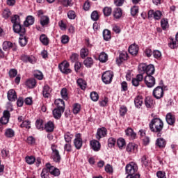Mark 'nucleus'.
I'll list each match as a JSON object with an SVG mask.
<instances>
[{"label": "nucleus", "mask_w": 178, "mask_h": 178, "mask_svg": "<svg viewBox=\"0 0 178 178\" xmlns=\"http://www.w3.org/2000/svg\"><path fill=\"white\" fill-rule=\"evenodd\" d=\"M54 128H55V126L54 125V122L49 121L45 124L44 130H46L47 133H52V131H54Z\"/></svg>", "instance_id": "24"}, {"label": "nucleus", "mask_w": 178, "mask_h": 178, "mask_svg": "<svg viewBox=\"0 0 178 178\" xmlns=\"http://www.w3.org/2000/svg\"><path fill=\"white\" fill-rule=\"evenodd\" d=\"M76 138L74 140V144L76 149H80L83 146V139H81V135L76 134L75 136Z\"/></svg>", "instance_id": "11"}, {"label": "nucleus", "mask_w": 178, "mask_h": 178, "mask_svg": "<svg viewBox=\"0 0 178 178\" xmlns=\"http://www.w3.org/2000/svg\"><path fill=\"white\" fill-rule=\"evenodd\" d=\"M76 83L82 90H86V88H87V82H86L83 79H79Z\"/></svg>", "instance_id": "28"}, {"label": "nucleus", "mask_w": 178, "mask_h": 178, "mask_svg": "<svg viewBox=\"0 0 178 178\" xmlns=\"http://www.w3.org/2000/svg\"><path fill=\"white\" fill-rule=\"evenodd\" d=\"M145 83L149 88H152L155 86V78L152 75H147L145 77Z\"/></svg>", "instance_id": "9"}, {"label": "nucleus", "mask_w": 178, "mask_h": 178, "mask_svg": "<svg viewBox=\"0 0 178 178\" xmlns=\"http://www.w3.org/2000/svg\"><path fill=\"white\" fill-rule=\"evenodd\" d=\"M23 104H24V99H23V97H19L17 101V106L22 108V106H23Z\"/></svg>", "instance_id": "62"}, {"label": "nucleus", "mask_w": 178, "mask_h": 178, "mask_svg": "<svg viewBox=\"0 0 178 178\" xmlns=\"http://www.w3.org/2000/svg\"><path fill=\"white\" fill-rule=\"evenodd\" d=\"M10 48H13V51H16L17 48L15 47V44L12 42L5 41L3 43V51H9Z\"/></svg>", "instance_id": "15"}, {"label": "nucleus", "mask_w": 178, "mask_h": 178, "mask_svg": "<svg viewBox=\"0 0 178 178\" xmlns=\"http://www.w3.org/2000/svg\"><path fill=\"white\" fill-rule=\"evenodd\" d=\"M144 79L143 74H140L136 76V78L132 79V84L134 87H138L140 86V82Z\"/></svg>", "instance_id": "19"}, {"label": "nucleus", "mask_w": 178, "mask_h": 178, "mask_svg": "<svg viewBox=\"0 0 178 178\" xmlns=\"http://www.w3.org/2000/svg\"><path fill=\"white\" fill-rule=\"evenodd\" d=\"M49 173L53 176L58 177L60 175V170L55 167H51L49 168Z\"/></svg>", "instance_id": "32"}, {"label": "nucleus", "mask_w": 178, "mask_h": 178, "mask_svg": "<svg viewBox=\"0 0 178 178\" xmlns=\"http://www.w3.org/2000/svg\"><path fill=\"white\" fill-rule=\"evenodd\" d=\"M165 120H166L168 124H170V126H173V124H175V123L176 122V118L175 117L174 115L169 113L165 116Z\"/></svg>", "instance_id": "16"}, {"label": "nucleus", "mask_w": 178, "mask_h": 178, "mask_svg": "<svg viewBox=\"0 0 178 178\" xmlns=\"http://www.w3.org/2000/svg\"><path fill=\"white\" fill-rule=\"evenodd\" d=\"M107 131H108L106 130V128H105V127L99 128L97 129V134H96L97 140H100L103 137H106Z\"/></svg>", "instance_id": "13"}, {"label": "nucleus", "mask_w": 178, "mask_h": 178, "mask_svg": "<svg viewBox=\"0 0 178 178\" xmlns=\"http://www.w3.org/2000/svg\"><path fill=\"white\" fill-rule=\"evenodd\" d=\"M103 83L105 84H111L112 79H113V72L111 71H106L102 76Z\"/></svg>", "instance_id": "3"}, {"label": "nucleus", "mask_w": 178, "mask_h": 178, "mask_svg": "<svg viewBox=\"0 0 178 178\" xmlns=\"http://www.w3.org/2000/svg\"><path fill=\"white\" fill-rule=\"evenodd\" d=\"M99 60L102 63L106 62L108 60V54H105V52H102L99 56Z\"/></svg>", "instance_id": "38"}, {"label": "nucleus", "mask_w": 178, "mask_h": 178, "mask_svg": "<svg viewBox=\"0 0 178 178\" xmlns=\"http://www.w3.org/2000/svg\"><path fill=\"white\" fill-rule=\"evenodd\" d=\"M126 135L131 137V138L132 140H134V138H136V136H137V134H136V133H134V131H133V129L131 128H128L126 131H125Z\"/></svg>", "instance_id": "29"}, {"label": "nucleus", "mask_w": 178, "mask_h": 178, "mask_svg": "<svg viewBox=\"0 0 178 178\" xmlns=\"http://www.w3.org/2000/svg\"><path fill=\"white\" fill-rule=\"evenodd\" d=\"M81 108V106H80V104H75L74 105L73 113H74L75 115H77V113H79L80 112Z\"/></svg>", "instance_id": "53"}, {"label": "nucleus", "mask_w": 178, "mask_h": 178, "mask_svg": "<svg viewBox=\"0 0 178 178\" xmlns=\"http://www.w3.org/2000/svg\"><path fill=\"white\" fill-rule=\"evenodd\" d=\"M103 37L106 41H109L111 40V31L105 29L103 31Z\"/></svg>", "instance_id": "39"}, {"label": "nucleus", "mask_w": 178, "mask_h": 178, "mask_svg": "<svg viewBox=\"0 0 178 178\" xmlns=\"http://www.w3.org/2000/svg\"><path fill=\"white\" fill-rule=\"evenodd\" d=\"M90 98L92 101H94L95 102H96V101H98L99 96L98 95V93H97V92H92L90 93Z\"/></svg>", "instance_id": "49"}, {"label": "nucleus", "mask_w": 178, "mask_h": 178, "mask_svg": "<svg viewBox=\"0 0 178 178\" xmlns=\"http://www.w3.org/2000/svg\"><path fill=\"white\" fill-rule=\"evenodd\" d=\"M103 13L104 16H111V15L112 14V8L109 7H105L103 9Z\"/></svg>", "instance_id": "47"}, {"label": "nucleus", "mask_w": 178, "mask_h": 178, "mask_svg": "<svg viewBox=\"0 0 178 178\" xmlns=\"http://www.w3.org/2000/svg\"><path fill=\"white\" fill-rule=\"evenodd\" d=\"M63 112H65V110L56 108L53 110V116L55 119H60Z\"/></svg>", "instance_id": "17"}, {"label": "nucleus", "mask_w": 178, "mask_h": 178, "mask_svg": "<svg viewBox=\"0 0 178 178\" xmlns=\"http://www.w3.org/2000/svg\"><path fill=\"white\" fill-rule=\"evenodd\" d=\"M156 145L159 148H165L166 146V140L163 138H159L156 139Z\"/></svg>", "instance_id": "23"}, {"label": "nucleus", "mask_w": 178, "mask_h": 178, "mask_svg": "<svg viewBox=\"0 0 178 178\" xmlns=\"http://www.w3.org/2000/svg\"><path fill=\"white\" fill-rule=\"evenodd\" d=\"M69 66H70L69 63H61L58 65V68L64 74H69V73L72 72V70L69 69Z\"/></svg>", "instance_id": "7"}, {"label": "nucleus", "mask_w": 178, "mask_h": 178, "mask_svg": "<svg viewBox=\"0 0 178 178\" xmlns=\"http://www.w3.org/2000/svg\"><path fill=\"white\" fill-rule=\"evenodd\" d=\"M153 56L156 58V59H159V58H161L162 56V54L161 53V51H159V50H155L153 52Z\"/></svg>", "instance_id": "61"}, {"label": "nucleus", "mask_w": 178, "mask_h": 178, "mask_svg": "<svg viewBox=\"0 0 178 178\" xmlns=\"http://www.w3.org/2000/svg\"><path fill=\"white\" fill-rule=\"evenodd\" d=\"M129 52L131 55L136 56L138 54V46L136 44H131L129 47Z\"/></svg>", "instance_id": "18"}, {"label": "nucleus", "mask_w": 178, "mask_h": 178, "mask_svg": "<svg viewBox=\"0 0 178 178\" xmlns=\"http://www.w3.org/2000/svg\"><path fill=\"white\" fill-rule=\"evenodd\" d=\"M91 19L94 20V22H97L98 19H99V15H98V11L95 10L91 14Z\"/></svg>", "instance_id": "51"}, {"label": "nucleus", "mask_w": 178, "mask_h": 178, "mask_svg": "<svg viewBox=\"0 0 178 178\" xmlns=\"http://www.w3.org/2000/svg\"><path fill=\"white\" fill-rule=\"evenodd\" d=\"M21 60H22V62H25L26 63L27 62H29V63L34 64L35 63V62H37L35 57H34L33 56L22 55L21 56Z\"/></svg>", "instance_id": "14"}, {"label": "nucleus", "mask_w": 178, "mask_h": 178, "mask_svg": "<svg viewBox=\"0 0 178 178\" xmlns=\"http://www.w3.org/2000/svg\"><path fill=\"white\" fill-rule=\"evenodd\" d=\"M13 31L17 34H19L20 37H23L26 34V28L22 26L20 24H13Z\"/></svg>", "instance_id": "5"}, {"label": "nucleus", "mask_w": 178, "mask_h": 178, "mask_svg": "<svg viewBox=\"0 0 178 178\" xmlns=\"http://www.w3.org/2000/svg\"><path fill=\"white\" fill-rule=\"evenodd\" d=\"M161 24L163 30H166L169 27L168 19H162L161 21Z\"/></svg>", "instance_id": "48"}, {"label": "nucleus", "mask_w": 178, "mask_h": 178, "mask_svg": "<svg viewBox=\"0 0 178 178\" xmlns=\"http://www.w3.org/2000/svg\"><path fill=\"white\" fill-rule=\"evenodd\" d=\"M55 105L58 109H63L65 111V101L62 99H57L54 102Z\"/></svg>", "instance_id": "22"}, {"label": "nucleus", "mask_w": 178, "mask_h": 178, "mask_svg": "<svg viewBox=\"0 0 178 178\" xmlns=\"http://www.w3.org/2000/svg\"><path fill=\"white\" fill-rule=\"evenodd\" d=\"M5 136L8 138H12V137H15V131L10 128L7 129L5 132Z\"/></svg>", "instance_id": "35"}, {"label": "nucleus", "mask_w": 178, "mask_h": 178, "mask_svg": "<svg viewBox=\"0 0 178 178\" xmlns=\"http://www.w3.org/2000/svg\"><path fill=\"white\" fill-rule=\"evenodd\" d=\"M42 123H43L42 120H37L35 122V126L37 129H38L39 130L42 129L43 127Z\"/></svg>", "instance_id": "60"}, {"label": "nucleus", "mask_w": 178, "mask_h": 178, "mask_svg": "<svg viewBox=\"0 0 178 178\" xmlns=\"http://www.w3.org/2000/svg\"><path fill=\"white\" fill-rule=\"evenodd\" d=\"M34 17L29 15L26 17V21H24V24L26 27H29V26H33V24H34Z\"/></svg>", "instance_id": "21"}, {"label": "nucleus", "mask_w": 178, "mask_h": 178, "mask_svg": "<svg viewBox=\"0 0 178 178\" xmlns=\"http://www.w3.org/2000/svg\"><path fill=\"white\" fill-rule=\"evenodd\" d=\"M19 42L21 45V47H24L27 44V38H26V36H20Z\"/></svg>", "instance_id": "43"}, {"label": "nucleus", "mask_w": 178, "mask_h": 178, "mask_svg": "<svg viewBox=\"0 0 178 178\" xmlns=\"http://www.w3.org/2000/svg\"><path fill=\"white\" fill-rule=\"evenodd\" d=\"M51 158L53 161L57 163H59V162H60V154H59V151L56 149V146H55V145H51Z\"/></svg>", "instance_id": "4"}, {"label": "nucleus", "mask_w": 178, "mask_h": 178, "mask_svg": "<svg viewBox=\"0 0 178 178\" xmlns=\"http://www.w3.org/2000/svg\"><path fill=\"white\" fill-rule=\"evenodd\" d=\"M64 138L66 143H70L73 138V135L70 134V133H67L64 135Z\"/></svg>", "instance_id": "50"}, {"label": "nucleus", "mask_w": 178, "mask_h": 178, "mask_svg": "<svg viewBox=\"0 0 178 178\" xmlns=\"http://www.w3.org/2000/svg\"><path fill=\"white\" fill-rule=\"evenodd\" d=\"M61 42L63 44H67L69 42V36H67L66 35H63L61 37Z\"/></svg>", "instance_id": "64"}, {"label": "nucleus", "mask_w": 178, "mask_h": 178, "mask_svg": "<svg viewBox=\"0 0 178 178\" xmlns=\"http://www.w3.org/2000/svg\"><path fill=\"white\" fill-rule=\"evenodd\" d=\"M61 3L62 5H63V6H65L66 8H67V6H72V0H63Z\"/></svg>", "instance_id": "57"}, {"label": "nucleus", "mask_w": 178, "mask_h": 178, "mask_svg": "<svg viewBox=\"0 0 178 178\" xmlns=\"http://www.w3.org/2000/svg\"><path fill=\"white\" fill-rule=\"evenodd\" d=\"M9 119H10V113L9 111L6 110L3 113V116L0 119V123L1 124H8L9 123Z\"/></svg>", "instance_id": "8"}, {"label": "nucleus", "mask_w": 178, "mask_h": 178, "mask_svg": "<svg viewBox=\"0 0 178 178\" xmlns=\"http://www.w3.org/2000/svg\"><path fill=\"white\" fill-rule=\"evenodd\" d=\"M51 88L48 85H45L43 88V97L44 98H49L50 94H51Z\"/></svg>", "instance_id": "26"}, {"label": "nucleus", "mask_w": 178, "mask_h": 178, "mask_svg": "<svg viewBox=\"0 0 178 178\" xmlns=\"http://www.w3.org/2000/svg\"><path fill=\"white\" fill-rule=\"evenodd\" d=\"M90 145L94 151H99L101 149V143L97 140L90 141Z\"/></svg>", "instance_id": "20"}, {"label": "nucleus", "mask_w": 178, "mask_h": 178, "mask_svg": "<svg viewBox=\"0 0 178 178\" xmlns=\"http://www.w3.org/2000/svg\"><path fill=\"white\" fill-rule=\"evenodd\" d=\"M149 127L152 133H157V137H161L162 130H163V121L160 118H153L149 124Z\"/></svg>", "instance_id": "1"}, {"label": "nucleus", "mask_w": 178, "mask_h": 178, "mask_svg": "<svg viewBox=\"0 0 178 178\" xmlns=\"http://www.w3.org/2000/svg\"><path fill=\"white\" fill-rule=\"evenodd\" d=\"M137 13H138V7L134 6L131 8V16H136V15H137Z\"/></svg>", "instance_id": "54"}, {"label": "nucleus", "mask_w": 178, "mask_h": 178, "mask_svg": "<svg viewBox=\"0 0 178 178\" xmlns=\"http://www.w3.org/2000/svg\"><path fill=\"white\" fill-rule=\"evenodd\" d=\"M145 104L147 106V108H152L154 106V104H155V102H154V99L151 97H147L145 101Z\"/></svg>", "instance_id": "27"}, {"label": "nucleus", "mask_w": 178, "mask_h": 178, "mask_svg": "<svg viewBox=\"0 0 178 178\" xmlns=\"http://www.w3.org/2000/svg\"><path fill=\"white\" fill-rule=\"evenodd\" d=\"M117 145H118V147L120 148V149H122L123 148V147H124V145H126V142H125L124 139L121 138L117 140Z\"/></svg>", "instance_id": "41"}, {"label": "nucleus", "mask_w": 178, "mask_h": 178, "mask_svg": "<svg viewBox=\"0 0 178 178\" xmlns=\"http://www.w3.org/2000/svg\"><path fill=\"white\" fill-rule=\"evenodd\" d=\"M49 24V17L48 16H41L40 17V24L41 26H47Z\"/></svg>", "instance_id": "33"}, {"label": "nucleus", "mask_w": 178, "mask_h": 178, "mask_svg": "<svg viewBox=\"0 0 178 178\" xmlns=\"http://www.w3.org/2000/svg\"><path fill=\"white\" fill-rule=\"evenodd\" d=\"M127 113V108L125 106H122L120 108V113L121 116H124L126 113Z\"/></svg>", "instance_id": "58"}, {"label": "nucleus", "mask_w": 178, "mask_h": 178, "mask_svg": "<svg viewBox=\"0 0 178 178\" xmlns=\"http://www.w3.org/2000/svg\"><path fill=\"white\" fill-rule=\"evenodd\" d=\"M36 84H37V81H35V79H29L26 81V86L29 87V88H34Z\"/></svg>", "instance_id": "36"}, {"label": "nucleus", "mask_w": 178, "mask_h": 178, "mask_svg": "<svg viewBox=\"0 0 178 178\" xmlns=\"http://www.w3.org/2000/svg\"><path fill=\"white\" fill-rule=\"evenodd\" d=\"M21 127H25L26 129H31V126L29 121H24L21 124Z\"/></svg>", "instance_id": "59"}, {"label": "nucleus", "mask_w": 178, "mask_h": 178, "mask_svg": "<svg viewBox=\"0 0 178 178\" xmlns=\"http://www.w3.org/2000/svg\"><path fill=\"white\" fill-rule=\"evenodd\" d=\"M67 17L71 19H76V13L74 11L70 10L67 13Z\"/></svg>", "instance_id": "63"}, {"label": "nucleus", "mask_w": 178, "mask_h": 178, "mask_svg": "<svg viewBox=\"0 0 178 178\" xmlns=\"http://www.w3.org/2000/svg\"><path fill=\"white\" fill-rule=\"evenodd\" d=\"M40 40L42 42V44H43V45H48L49 44V40L45 34H42L40 35Z\"/></svg>", "instance_id": "34"}, {"label": "nucleus", "mask_w": 178, "mask_h": 178, "mask_svg": "<svg viewBox=\"0 0 178 178\" xmlns=\"http://www.w3.org/2000/svg\"><path fill=\"white\" fill-rule=\"evenodd\" d=\"M162 17V13L160 10L154 11V10H150L148 12V17H154L155 20H159Z\"/></svg>", "instance_id": "10"}, {"label": "nucleus", "mask_w": 178, "mask_h": 178, "mask_svg": "<svg viewBox=\"0 0 178 178\" xmlns=\"http://www.w3.org/2000/svg\"><path fill=\"white\" fill-rule=\"evenodd\" d=\"M146 73L147 76H152L154 73H155V67L153 65H147L146 68Z\"/></svg>", "instance_id": "30"}, {"label": "nucleus", "mask_w": 178, "mask_h": 178, "mask_svg": "<svg viewBox=\"0 0 178 178\" xmlns=\"http://www.w3.org/2000/svg\"><path fill=\"white\" fill-rule=\"evenodd\" d=\"M124 60H127V53L124 52L120 54L119 58H117L116 62L118 65H120Z\"/></svg>", "instance_id": "25"}, {"label": "nucleus", "mask_w": 178, "mask_h": 178, "mask_svg": "<svg viewBox=\"0 0 178 178\" xmlns=\"http://www.w3.org/2000/svg\"><path fill=\"white\" fill-rule=\"evenodd\" d=\"M11 22L13 23V24H20V19L19 15H15L13 17H11Z\"/></svg>", "instance_id": "44"}, {"label": "nucleus", "mask_w": 178, "mask_h": 178, "mask_svg": "<svg viewBox=\"0 0 178 178\" xmlns=\"http://www.w3.org/2000/svg\"><path fill=\"white\" fill-rule=\"evenodd\" d=\"M81 58H82L83 59H84V58H86V56H88V50L86 48H83L81 50Z\"/></svg>", "instance_id": "52"}, {"label": "nucleus", "mask_w": 178, "mask_h": 178, "mask_svg": "<svg viewBox=\"0 0 178 178\" xmlns=\"http://www.w3.org/2000/svg\"><path fill=\"white\" fill-rule=\"evenodd\" d=\"M26 161L29 165H33V163L35 162V157L33 156H28L26 157Z\"/></svg>", "instance_id": "46"}, {"label": "nucleus", "mask_w": 178, "mask_h": 178, "mask_svg": "<svg viewBox=\"0 0 178 178\" xmlns=\"http://www.w3.org/2000/svg\"><path fill=\"white\" fill-rule=\"evenodd\" d=\"M122 9L120 8H117L113 10V16L115 19H120L122 17Z\"/></svg>", "instance_id": "31"}, {"label": "nucleus", "mask_w": 178, "mask_h": 178, "mask_svg": "<svg viewBox=\"0 0 178 178\" xmlns=\"http://www.w3.org/2000/svg\"><path fill=\"white\" fill-rule=\"evenodd\" d=\"M11 15L10 10L8 8L5 9L3 12V17H4V19H8Z\"/></svg>", "instance_id": "55"}, {"label": "nucleus", "mask_w": 178, "mask_h": 178, "mask_svg": "<svg viewBox=\"0 0 178 178\" xmlns=\"http://www.w3.org/2000/svg\"><path fill=\"white\" fill-rule=\"evenodd\" d=\"M93 63H94V61L92 60V58H91L90 57H88L83 61V64L85 65V66H86V67H91V66H92Z\"/></svg>", "instance_id": "37"}, {"label": "nucleus", "mask_w": 178, "mask_h": 178, "mask_svg": "<svg viewBox=\"0 0 178 178\" xmlns=\"http://www.w3.org/2000/svg\"><path fill=\"white\" fill-rule=\"evenodd\" d=\"M7 98L10 102H15V101L17 99V95L16 94V91H15L13 89L8 90L7 93Z\"/></svg>", "instance_id": "12"}, {"label": "nucleus", "mask_w": 178, "mask_h": 178, "mask_svg": "<svg viewBox=\"0 0 178 178\" xmlns=\"http://www.w3.org/2000/svg\"><path fill=\"white\" fill-rule=\"evenodd\" d=\"M136 144L134 143H129L127 146V152H133L136 149Z\"/></svg>", "instance_id": "45"}, {"label": "nucleus", "mask_w": 178, "mask_h": 178, "mask_svg": "<svg viewBox=\"0 0 178 178\" xmlns=\"http://www.w3.org/2000/svg\"><path fill=\"white\" fill-rule=\"evenodd\" d=\"M60 95L63 98V99H65V101H67L68 97H67V89L66 88H63L60 91Z\"/></svg>", "instance_id": "40"}, {"label": "nucleus", "mask_w": 178, "mask_h": 178, "mask_svg": "<svg viewBox=\"0 0 178 178\" xmlns=\"http://www.w3.org/2000/svg\"><path fill=\"white\" fill-rule=\"evenodd\" d=\"M163 88L161 86H157L153 90V97L156 98V99H161V98H163Z\"/></svg>", "instance_id": "6"}, {"label": "nucleus", "mask_w": 178, "mask_h": 178, "mask_svg": "<svg viewBox=\"0 0 178 178\" xmlns=\"http://www.w3.org/2000/svg\"><path fill=\"white\" fill-rule=\"evenodd\" d=\"M134 102L136 108H140L143 105V98L138 97L135 98Z\"/></svg>", "instance_id": "42"}, {"label": "nucleus", "mask_w": 178, "mask_h": 178, "mask_svg": "<svg viewBox=\"0 0 178 178\" xmlns=\"http://www.w3.org/2000/svg\"><path fill=\"white\" fill-rule=\"evenodd\" d=\"M9 76L11 78L16 77L17 76V70L16 69H11L9 71Z\"/></svg>", "instance_id": "56"}, {"label": "nucleus", "mask_w": 178, "mask_h": 178, "mask_svg": "<svg viewBox=\"0 0 178 178\" xmlns=\"http://www.w3.org/2000/svg\"><path fill=\"white\" fill-rule=\"evenodd\" d=\"M125 170L128 176H134L137 170H138V168H137V165L131 162L126 165Z\"/></svg>", "instance_id": "2"}]
</instances>
